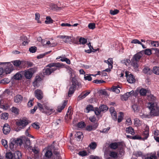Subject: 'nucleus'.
I'll use <instances>...</instances> for the list:
<instances>
[{"mask_svg": "<svg viewBox=\"0 0 159 159\" xmlns=\"http://www.w3.org/2000/svg\"><path fill=\"white\" fill-rule=\"evenodd\" d=\"M62 66V64L59 62L49 63L46 66L47 68L43 70V73L45 75H49Z\"/></svg>", "mask_w": 159, "mask_h": 159, "instance_id": "1", "label": "nucleus"}, {"mask_svg": "<svg viewBox=\"0 0 159 159\" xmlns=\"http://www.w3.org/2000/svg\"><path fill=\"white\" fill-rule=\"evenodd\" d=\"M37 105L40 111L48 115H50L55 111V110L52 107L49 106L47 103L42 104L38 103Z\"/></svg>", "mask_w": 159, "mask_h": 159, "instance_id": "2", "label": "nucleus"}, {"mask_svg": "<svg viewBox=\"0 0 159 159\" xmlns=\"http://www.w3.org/2000/svg\"><path fill=\"white\" fill-rule=\"evenodd\" d=\"M143 51H140L134 55L131 59V65L134 69L136 70L139 67L138 62L143 56Z\"/></svg>", "mask_w": 159, "mask_h": 159, "instance_id": "3", "label": "nucleus"}, {"mask_svg": "<svg viewBox=\"0 0 159 159\" xmlns=\"http://www.w3.org/2000/svg\"><path fill=\"white\" fill-rule=\"evenodd\" d=\"M148 107L150 110V115L153 116L159 115V107L156 103L149 102L148 103Z\"/></svg>", "mask_w": 159, "mask_h": 159, "instance_id": "4", "label": "nucleus"}, {"mask_svg": "<svg viewBox=\"0 0 159 159\" xmlns=\"http://www.w3.org/2000/svg\"><path fill=\"white\" fill-rule=\"evenodd\" d=\"M28 120L25 119H20L18 120L16 122V124L18 126H21L22 127H18L16 129V131H18L21 129L24 128L28 124Z\"/></svg>", "mask_w": 159, "mask_h": 159, "instance_id": "5", "label": "nucleus"}, {"mask_svg": "<svg viewBox=\"0 0 159 159\" xmlns=\"http://www.w3.org/2000/svg\"><path fill=\"white\" fill-rule=\"evenodd\" d=\"M129 72L126 71L125 72V76L127 77V79L128 82L131 84L134 83L135 81V79L133 75L131 74H129Z\"/></svg>", "mask_w": 159, "mask_h": 159, "instance_id": "6", "label": "nucleus"}, {"mask_svg": "<svg viewBox=\"0 0 159 159\" xmlns=\"http://www.w3.org/2000/svg\"><path fill=\"white\" fill-rule=\"evenodd\" d=\"M6 63L8 64V65L5 68L4 71L6 74H9L14 70L13 67L10 62Z\"/></svg>", "mask_w": 159, "mask_h": 159, "instance_id": "7", "label": "nucleus"}, {"mask_svg": "<svg viewBox=\"0 0 159 159\" xmlns=\"http://www.w3.org/2000/svg\"><path fill=\"white\" fill-rule=\"evenodd\" d=\"M42 80L41 78L39 76H37L35 77V80L33 82V85L35 87H38L40 85V82Z\"/></svg>", "mask_w": 159, "mask_h": 159, "instance_id": "8", "label": "nucleus"}, {"mask_svg": "<svg viewBox=\"0 0 159 159\" xmlns=\"http://www.w3.org/2000/svg\"><path fill=\"white\" fill-rule=\"evenodd\" d=\"M76 84H72L70 86L68 93V96L70 97L74 93L76 88Z\"/></svg>", "mask_w": 159, "mask_h": 159, "instance_id": "9", "label": "nucleus"}, {"mask_svg": "<svg viewBox=\"0 0 159 159\" xmlns=\"http://www.w3.org/2000/svg\"><path fill=\"white\" fill-rule=\"evenodd\" d=\"M2 130L3 133L5 134H8L11 130V128L8 124H4Z\"/></svg>", "mask_w": 159, "mask_h": 159, "instance_id": "10", "label": "nucleus"}, {"mask_svg": "<svg viewBox=\"0 0 159 159\" xmlns=\"http://www.w3.org/2000/svg\"><path fill=\"white\" fill-rule=\"evenodd\" d=\"M149 128L148 126H146L142 134V136H143V139H146L149 136Z\"/></svg>", "mask_w": 159, "mask_h": 159, "instance_id": "11", "label": "nucleus"}, {"mask_svg": "<svg viewBox=\"0 0 159 159\" xmlns=\"http://www.w3.org/2000/svg\"><path fill=\"white\" fill-rule=\"evenodd\" d=\"M35 97L38 99H41L42 98L43 94L42 91L39 89L36 90L34 92Z\"/></svg>", "mask_w": 159, "mask_h": 159, "instance_id": "12", "label": "nucleus"}, {"mask_svg": "<svg viewBox=\"0 0 159 159\" xmlns=\"http://www.w3.org/2000/svg\"><path fill=\"white\" fill-rule=\"evenodd\" d=\"M16 142L14 140V139H11L10 141V143L9 144V147L10 149L13 151L15 150V148L16 147L15 144Z\"/></svg>", "mask_w": 159, "mask_h": 159, "instance_id": "13", "label": "nucleus"}, {"mask_svg": "<svg viewBox=\"0 0 159 159\" xmlns=\"http://www.w3.org/2000/svg\"><path fill=\"white\" fill-rule=\"evenodd\" d=\"M32 75L33 73L30 70L25 71L24 73L25 77L27 79H30L32 77Z\"/></svg>", "mask_w": 159, "mask_h": 159, "instance_id": "14", "label": "nucleus"}, {"mask_svg": "<svg viewBox=\"0 0 159 159\" xmlns=\"http://www.w3.org/2000/svg\"><path fill=\"white\" fill-rule=\"evenodd\" d=\"M120 144V142L113 143H110L109 146L111 149L115 150L118 148Z\"/></svg>", "mask_w": 159, "mask_h": 159, "instance_id": "15", "label": "nucleus"}, {"mask_svg": "<svg viewBox=\"0 0 159 159\" xmlns=\"http://www.w3.org/2000/svg\"><path fill=\"white\" fill-rule=\"evenodd\" d=\"M109 156L111 158L114 159H116L118 157V154L117 152L113 151H110Z\"/></svg>", "mask_w": 159, "mask_h": 159, "instance_id": "16", "label": "nucleus"}, {"mask_svg": "<svg viewBox=\"0 0 159 159\" xmlns=\"http://www.w3.org/2000/svg\"><path fill=\"white\" fill-rule=\"evenodd\" d=\"M104 62L108 64L109 67L111 69L112 68L113 62L112 58H109L107 60H105Z\"/></svg>", "mask_w": 159, "mask_h": 159, "instance_id": "17", "label": "nucleus"}, {"mask_svg": "<svg viewBox=\"0 0 159 159\" xmlns=\"http://www.w3.org/2000/svg\"><path fill=\"white\" fill-rule=\"evenodd\" d=\"M22 97L20 95H17L14 97V102L16 103H20L22 99Z\"/></svg>", "mask_w": 159, "mask_h": 159, "instance_id": "18", "label": "nucleus"}, {"mask_svg": "<svg viewBox=\"0 0 159 159\" xmlns=\"http://www.w3.org/2000/svg\"><path fill=\"white\" fill-rule=\"evenodd\" d=\"M67 103V101L66 100L64 101L63 104L62 106H59L58 107V111L59 112H61L62 110H63L65 107V106L66 105Z\"/></svg>", "mask_w": 159, "mask_h": 159, "instance_id": "19", "label": "nucleus"}, {"mask_svg": "<svg viewBox=\"0 0 159 159\" xmlns=\"http://www.w3.org/2000/svg\"><path fill=\"white\" fill-rule=\"evenodd\" d=\"M125 131L126 133L130 134L132 135H134L135 133L134 132V129L131 126L126 128Z\"/></svg>", "mask_w": 159, "mask_h": 159, "instance_id": "20", "label": "nucleus"}, {"mask_svg": "<svg viewBox=\"0 0 159 159\" xmlns=\"http://www.w3.org/2000/svg\"><path fill=\"white\" fill-rule=\"evenodd\" d=\"M14 157L16 159H20L22 157V154L20 152L16 151L14 153Z\"/></svg>", "mask_w": 159, "mask_h": 159, "instance_id": "21", "label": "nucleus"}, {"mask_svg": "<svg viewBox=\"0 0 159 159\" xmlns=\"http://www.w3.org/2000/svg\"><path fill=\"white\" fill-rule=\"evenodd\" d=\"M51 9L53 11L61 10V8L58 7L56 4H52L51 6Z\"/></svg>", "mask_w": 159, "mask_h": 159, "instance_id": "22", "label": "nucleus"}, {"mask_svg": "<svg viewBox=\"0 0 159 159\" xmlns=\"http://www.w3.org/2000/svg\"><path fill=\"white\" fill-rule=\"evenodd\" d=\"M14 139V140L15 141V144L16 146H20L22 145L23 141L22 139H20L17 138L16 139Z\"/></svg>", "mask_w": 159, "mask_h": 159, "instance_id": "23", "label": "nucleus"}, {"mask_svg": "<svg viewBox=\"0 0 159 159\" xmlns=\"http://www.w3.org/2000/svg\"><path fill=\"white\" fill-rule=\"evenodd\" d=\"M119 88V86H113L111 88V90H112L113 92H115L117 93H119L120 92V90L118 89Z\"/></svg>", "mask_w": 159, "mask_h": 159, "instance_id": "24", "label": "nucleus"}, {"mask_svg": "<svg viewBox=\"0 0 159 159\" xmlns=\"http://www.w3.org/2000/svg\"><path fill=\"white\" fill-rule=\"evenodd\" d=\"M14 65L16 67H19L21 64V61L20 60H15L11 61Z\"/></svg>", "mask_w": 159, "mask_h": 159, "instance_id": "25", "label": "nucleus"}, {"mask_svg": "<svg viewBox=\"0 0 159 159\" xmlns=\"http://www.w3.org/2000/svg\"><path fill=\"white\" fill-rule=\"evenodd\" d=\"M120 115L118 116L117 121L118 123L121 122L124 116L123 113L122 112H120L119 113Z\"/></svg>", "mask_w": 159, "mask_h": 159, "instance_id": "26", "label": "nucleus"}, {"mask_svg": "<svg viewBox=\"0 0 159 159\" xmlns=\"http://www.w3.org/2000/svg\"><path fill=\"white\" fill-rule=\"evenodd\" d=\"M147 93V90L146 89L143 88L141 89L139 91L140 95L142 96L146 95Z\"/></svg>", "mask_w": 159, "mask_h": 159, "instance_id": "27", "label": "nucleus"}, {"mask_svg": "<svg viewBox=\"0 0 159 159\" xmlns=\"http://www.w3.org/2000/svg\"><path fill=\"white\" fill-rule=\"evenodd\" d=\"M46 20L45 21L46 24H48L52 23L53 22V20L51 18L50 16H47L46 17Z\"/></svg>", "mask_w": 159, "mask_h": 159, "instance_id": "28", "label": "nucleus"}, {"mask_svg": "<svg viewBox=\"0 0 159 159\" xmlns=\"http://www.w3.org/2000/svg\"><path fill=\"white\" fill-rule=\"evenodd\" d=\"M99 109H100L101 111H103L107 110L108 109V107L106 105H102L99 107Z\"/></svg>", "mask_w": 159, "mask_h": 159, "instance_id": "29", "label": "nucleus"}, {"mask_svg": "<svg viewBox=\"0 0 159 159\" xmlns=\"http://www.w3.org/2000/svg\"><path fill=\"white\" fill-rule=\"evenodd\" d=\"M121 62L122 63L124 64L126 66H128L130 63H131V60L130 61L129 59H127L122 60L121 61Z\"/></svg>", "mask_w": 159, "mask_h": 159, "instance_id": "30", "label": "nucleus"}, {"mask_svg": "<svg viewBox=\"0 0 159 159\" xmlns=\"http://www.w3.org/2000/svg\"><path fill=\"white\" fill-rule=\"evenodd\" d=\"M57 43H51L50 41H46L45 45H49V47H53L57 45Z\"/></svg>", "mask_w": 159, "mask_h": 159, "instance_id": "31", "label": "nucleus"}, {"mask_svg": "<svg viewBox=\"0 0 159 159\" xmlns=\"http://www.w3.org/2000/svg\"><path fill=\"white\" fill-rule=\"evenodd\" d=\"M152 71L155 74L159 75V67L157 66L154 67Z\"/></svg>", "mask_w": 159, "mask_h": 159, "instance_id": "32", "label": "nucleus"}, {"mask_svg": "<svg viewBox=\"0 0 159 159\" xmlns=\"http://www.w3.org/2000/svg\"><path fill=\"white\" fill-rule=\"evenodd\" d=\"M97 146V144L96 143L93 142L91 143L89 145V147L90 148L92 149H95Z\"/></svg>", "mask_w": 159, "mask_h": 159, "instance_id": "33", "label": "nucleus"}, {"mask_svg": "<svg viewBox=\"0 0 159 159\" xmlns=\"http://www.w3.org/2000/svg\"><path fill=\"white\" fill-rule=\"evenodd\" d=\"M1 143L2 145L4 146L5 148L7 149L8 148L7 142L6 140L4 139H2L1 140Z\"/></svg>", "mask_w": 159, "mask_h": 159, "instance_id": "34", "label": "nucleus"}, {"mask_svg": "<svg viewBox=\"0 0 159 159\" xmlns=\"http://www.w3.org/2000/svg\"><path fill=\"white\" fill-rule=\"evenodd\" d=\"M75 136L79 139H81L83 137V135L81 132H77L75 134Z\"/></svg>", "mask_w": 159, "mask_h": 159, "instance_id": "35", "label": "nucleus"}, {"mask_svg": "<svg viewBox=\"0 0 159 159\" xmlns=\"http://www.w3.org/2000/svg\"><path fill=\"white\" fill-rule=\"evenodd\" d=\"M61 59L60 60L61 61H66V62L68 64H70V60L69 59H68L66 57H61Z\"/></svg>", "mask_w": 159, "mask_h": 159, "instance_id": "36", "label": "nucleus"}, {"mask_svg": "<svg viewBox=\"0 0 159 159\" xmlns=\"http://www.w3.org/2000/svg\"><path fill=\"white\" fill-rule=\"evenodd\" d=\"M143 51H144V53L145 54L149 56L151 55L152 53V51L150 49H145L144 50H143Z\"/></svg>", "mask_w": 159, "mask_h": 159, "instance_id": "37", "label": "nucleus"}, {"mask_svg": "<svg viewBox=\"0 0 159 159\" xmlns=\"http://www.w3.org/2000/svg\"><path fill=\"white\" fill-rule=\"evenodd\" d=\"M13 157V154L11 152H7L6 154V157L7 159H12Z\"/></svg>", "mask_w": 159, "mask_h": 159, "instance_id": "38", "label": "nucleus"}, {"mask_svg": "<svg viewBox=\"0 0 159 159\" xmlns=\"http://www.w3.org/2000/svg\"><path fill=\"white\" fill-rule=\"evenodd\" d=\"M84 92H82L78 96L77 98V100L78 101L81 100L86 97V96L84 94Z\"/></svg>", "mask_w": 159, "mask_h": 159, "instance_id": "39", "label": "nucleus"}, {"mask_svg": "<svg viewBox=\"0 0 159 159\" xmlns=\"http://www.w3.org/2000/svg\"><path fill=\"white\" fill-rule=\"evenodd\" d=\"M10 81V80L8 78H4L1 80V83L5 84L8 83Z\"/></svg>", "mask_w": 159, "mask_h": 159, "instance_id": "40", "label": "nucleus"}, {"mask_svg": "<svg viewBox=\"0 0 159 159\" xmlns=\"http://www.w3.org/2000/svg\"><path fill=\"white\" fill-rule=\"evenodd\" d=\"M52 155V153L51 151L48 150L45 153V156L47 158H49Z\"/></svg>", "mask_w": 159, "mask_h": 159, "instance_id": "41", "label": "nucleus"}, {"mask_svg": "<svg viewBox=\"0 0 159 159\" xmlns=\"http://www.w3.org/2000/svg\"><path fill=\"white\" fill-rule=\"evenodd\" d=\"M22 77L21 75L19 73H17L14 76V78L17 80L20 79Z\"/></svg>", "mask_w": 159, "mask_h": 159, "instance_id": "42", "label": "nucleus"}, {"mask_svg": "<svg viewBox=\"0 0 159 159\" xmlns=\"http://www.w3.org/2000/svg\"><path fill=\"white\" fill-rule=\"evenodd\" d=\"M129 97V96H128L126 93L125 94L121 96V99L123 101H126L128 99Z\"/></svg>", "mask_w": 159, "mask_h": 159, "instance_id": "43", "label": "nucleus"}, {"mask_svg": "<svg viewBox=\"0 0 159 159\" xmlns=\"http://www.w3.org/2000/svg\"><path fill=\"white\" fill-rule=\"evenodd\" d=\"M72 40V37L70 36H66L65 39L63 41L65 43L70 42Z\"/></svg>", "mask_w": 159, "mask_h": 159, "instance_id": "44", "label": "nucleus"}, {"mask_svg": "<svg viewBox=\"0 0 159 159\" xmlns=\"http://www.w3.org/2000/svg\"><path fill=\"white\" fill-rule=\"evenodd\" d=\"M132 108L134 112L138 111V107L137 105L134 104L132 106Z\"/></svg>", "mask_w": 159, "mask_h": 159, "instance_id": "45", "label": "nucleus"}, {"mask_svg": "<svg viewBox=\"0 0 159 159\" xmlns=\"http://www.w3.org/2000/svg\"><path fill=\"white\" fill-rule=\"evenodd\" d=\"M119 10L117 9H115L114 10H111L110 11V14L112 15H114L118 13Z\"/></svg>", "mask_w": 159, "mask_h": 159, "instance_id": "46", "label": "nucleus"}, {"mask_svg": "<svg viewBox=\"0 0 159 159\" xmlns=\"http://www.w3.org/2000/svg\"><path fill=\"white\" fill-rule=\"evenodd\" d=\"M2 119L4 120H7L8 118V114L7 113H4L2 114L1 116Z\"/></svg>", "mask_w": 159, "mask_h": 159, "instance_id": "47", "label": "nucleus"}, {"mask_svg": "<svg viewBox=\"0 0 159 159\" xmlns=\"http://www.w3.org/2000/svg\"><path fill=\"white\" fill-rule=\"evenodd\" d=\"M86 109L88 111L87 113H89V111L93 110V107L92 105H89L86 107Z\"/></svg>", "mask_w": 159, "mask_h": 159, "instance_id": "48", "label": "nucleus"}, {"mask_svg": "<svg viewBox=\"0 0 159 159\" xmlns=\"http://www.w3.org/2000/svg\"><path fill=\"white\" fill-rule=\"evenodd\" d=\"M11 111L15 114H18L19 110L18 108H17L16 107H13L11 108Z\"/></svg>", "mask_w": 159, "mask_h": 159, "instance_id": "49", "label": "nucleus"}, {"mask_svg": "<svg viewBox=\"0 0 159 159\" xmlns=\"http://www.w3.org/2000/svg\"><path fill=\"white\" fill-rule=\"evenodd\" d=\"M37 50V48L35 46H33L29 48V51L30 52L32 53L35 52Z\"/></svg>", "mask_w": 159, "mask_h": 159, "instance_id": "50", "label": "nucleus"}, {"mask_svg": "<svg viewBox=\"0 0 159 159\" xmlns=\"http://www.w3.org/2000/svg\"><path fill=\"white\" fill-rule=\"evenodd\" d=\"M134 154L137 157H141L143 155L142 152L140 151L135 152Z\"/></svg>", "mask_w": 159, "mask_h": 159, "instance_id": "51", "label": "nucleus"}, {"mask_svg": "<svg viewBox=\"0 0 159 159\" xmlns=\"http://www.w3.org/2000/svg\"><path fill=\"white\" fill-rule=\"evenodd\" d=\"M143 72L145 74H149L150 70L148 67H145L143 70Z\"/></svg>", "mask_w": 159, "mask_h": 159, "instance_id": "52", "label": "nucleus"}, {"mask_svg": "<svg viewBox=\"0 0 159 159\" xmlns=\"http://www.w3.org/2000/svg\"><path fill=\"white\" fill-rule=\"evenodd\" d=\"M88 27L89 29L93 30L95 28V24L94 23H90L89 24Z\"/></svg>", "mask_w": 159, "mask_h": 159, "instance_id": "53", "label": "nucleus"}, {"mask_svg": "<svg viewBox=\"0 0 159 159\" xmlns=\"http://www.w3.org/2000/svg\"><path fill=\"white\" fill-rule=\"evenodd\" d=\"M78 127L80 128H83L85 126L84 122H80L78 124Z\"/></svg>", "mask_w": 159, "mask_h": 159, "instance_id": "54", "label": "nucleus"}, {"mask_svg": "<svg viewBox=\"0 0 159 159\" xmlns=\"http://www.w3.org/2000/svg\"><path fill=\"white\" fill-rule=\"evenodd\" d=\"M111 114L113 119L115 121H116L117 120V115L116 111L114 112L111 113Z\"/></svg>", "mask_w": 159, "mask_h": 159, "instance_id": "55", "label": "nucleus"}, {"mask_svg": "<svg viewBox=\"0 0 159 159\" xmlns=\"http://www.w3.org/2000/svg\"><path fill=\"white\" fill-rule=\"evenodd\" d=\"M79 41L80 43L84 44H85V43L86 42L87 40L86 39H84V38H81L79 39Z\"/></svg>", "mask_w": 159, "mask_h": 159, "instance_id": "56", "label": "nucleus"}, {"mask_svg": "<svg viewBox=\"0 0 159 159\" xmlns=\"http://www.w3.org/2000/svg\"><path fill=\"white\" fill-rule=\"evenodd\" d=\"M134 124L136 126H139L140 125V121L139 119L136 118L134 119Z\"/></svg>", "mask_w": 159, "mask_h": 159, "instance_id": "57", "label": "nucleus"}, {"mask_svg": "<svg viewBox=\"0 0 159 159\" xmlns=\"http://www.w3.org/2000/svg\"><path fill=\"white\" fill-rule=\"evenodd\" d=\"M97 127V126L96 127H95L94 128V127L91 125H89L87 126L86 128V129L87 130L89 131H90L93 129H95Z\"/></svg>", "mask_w": 159, "mask_h": 159, "instance_id": "58", "label": "nucleus"}, {"mask_svg": "<svg viewBox=\"0 0 159 159\" xmlns=\"http://www.w3.org/2000/svg\"><path fill=\"white\" fill-rule=\"evenodd\" d=\"M23 37L24 38L25 41L22 43V44L23 45L25 46L28 43L29 41L27 39V37L25 36H23Z\"/></svg>", "mask_w": 159, "mask_h": 159, "instance_id": "59", "label": "nucleus"}, {"mask_svg": "<svg viewBox=\"0 0 159 159\" xmlns=\"http://www.w3.org/2000/svg\"><path fill=\"white\" fill-rule=\"evenodd\" d=\"M79 154L81 156H84L87 155V152L84 151L79 152Z\"/></svg>", "mask_w": 159, "mask_h": 159, "instance_id": "60", "label": "nucleus"}, {"mask_svg": "<svg viewBox=\"0 0 159 159\" xmlns=\"http://www.w3.org/2000/svg\"><path fill=\"white\" fill-rule=\"evenodd\" d=\"M145 159H157V157L156 155L152 154L149 157H146Z\"/></svg>", "mask_w": 159, "mask_h": 159, "instance_id": "61", "label": "nucleus"}, {"mask_svg": "<svg viewBox=\"0 0 159 159\" xmlns=\"http://www.w3.org/2000/svg\"><path fill=\"white\" fill-rule=\"evenodd\" d=\"M95 114L97 115H99L100 114L101 111L98 108H95L94 111Z\"/></svg>", "mask_w": 159, "mask_h": 159, "instance_id": "62", "label": "nucleus"}, {"mask_svg": "<svg viewBox=\"0 0 159 159\" xmlns=\"http://www.w3.org/2000/svg\"><path fill=\"white\" fill-rule=\"evenodd\" d=\"M148 99L152 102H153L155 100V98L153 95H150L148 96Z\"/></svg>", "mask_w": 159, "mask_h": 159, "instance_id": "63", "label": "nucleus"}, {"mask_svg": "<svg viewBox=\"0 0 159 159\" xmlns=\"http://www.w3.org/2000/svg\"><path fill=\"white\" fill-rule=\"evenodd\" d=\"M151 44L156 47L159 46V42L157 41H152L151 42Z\"/></svg>", "mask_w": 159, "mask_h": 159, "instance_id": "64", "label": "nucleus"}]
</instances>
